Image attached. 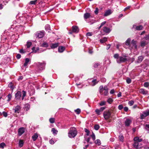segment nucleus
Returning a JSON list of instances; mask_svg holds the SVG:
<instances>
[{
    "label": "nucleus",
    "instance_id": "obj_56",
    "mask_svg": "<svg viewBox=\"0 0 149 149\" xmlns=\"http://www.w3.org/2000/svg\"><path fill=\"white\" fill-rule=\"evenodd\" d=\"M145 129L146 130H148L149 129V124H146Z\"/></svg>",
    "mask_w": 149,
    "mask_h": 149
},
{
    "label": "nucleus",
    "instance_id": "obj_1",
    "mask_svg": "<svg viewBox=\"0 0 149 149\" xmlns=\"http://www.w3.org/2000/svg\"><path fill=\"white\" fill-rule=\"evenodd\" d=\"M113 113V110L110 109V110L106 111L103 113V116L105 120H107L110 118L112 117V114Z\"/></svg>",
    "mask_w": 149,
    "mask_h": 149
},
{
    "label": "nucleus",
    "instance_id": "obj_49",
    "mask_svg": "<svg viewBox=\"0 0 149 149\" xmlns=\"http://www.w3.org/2000/svg\"><path fill=\"white\" fill-rule=\"evenodd\" d=\"M118 109L120 110H121L123 108V106L122 104L119 105L118 107Z\"/></svg>",
    "mask_w": 149,
    "mask_h": 149
},
{
    "label": "nucleus",
    "instance_id": "obj_17",
    "mask_svg": "<svg viewBox=\"0 0 149 149\" xmlns=\"http://www.w3.org/2000/svg\"><path fill=\"white\" fill-rule=\"evenodd\" d=\"M30 61V59L28 58H26L25 59V62L23 65L24 67L26 66L28 64V63Z\"/></svg>",
    "mask_w": 149,
    "mask_h": 149
},
{
    "label": "nucleus",
    "instance_id": "obj_26",
    "mask_svg": "<svg viewBox=\"0 0 149 149\" xmlns=\"http://www.w3.org/2000/svg\"><path fill=\"white\" fill-rule=\"evenodd\" d=\"M111 13V10H110L107 11L104 14V16H107L110 15Z\"/></svg>",
    "mask_w": 149,
    "mask_h": 149
},
{
    "label": "nucleus",
    "instance_id": "obj_46",
    "mask_svg": "<svg viewBox=\"0 0 149 149\" xmlns=\"http://www.w3.org/2000/svg\"><path fill=\"white\" fill-rule=\"evenodd\" d=\"M119 138L120 141H123L124 138L123 136L120 134L119 136Z\"/></svg>",
    "mask_w": 149,
    "mask_h": 149
},
{
    "label": "nucleus",
    "instance_id": "obj_12",
    "mask_svg": "<svg viewBox=\"0 0 149 149\" xmlns=\"http://www.w3.org/2000/svg\"><path fill=\"white\" fill-rule=\"evenodd\" d=\"M131 122L132 121L129 118L127 119L125 122V126L127 127L129 126Z\"/></svg>",
    "mask_w": 149,
    "mask_h": 149
},
{
    "label": "nucleus",
    "instance_id": "obj_43",
    "mask_svg": "<svg viewBox=\"0 0 149 149\" xmlns=\"http://www.w3.org/2000/svg\"><path fill=\"white\" fill-rule=\"evenodd\" d=\"M37 0H35L34 1H32L30 2V3L31 4L35 5L37 2Z\"/></svg>",
    "mask_w": 149,
    "mask_h": 149
},
{
    "label": "nucleus",
    "instance_id": "obj_15",
    "mask_svg": "<svg viewBox=\"0 0 149 149\" xmlns=\"http://www.w3.org/2000/svg\"><path fill=\"white\" fill-rule=\"evenodd\" d=\"M65 48L64 47L61 46L58 47V51L59 52H62L65 50Z\"/></svg>",
    "mask_w": 149,
    "mask_h": 149
},
{
    "label": "nucleus",
    "instance_id": "obj_36",
    "mask_svg": "<svg viewBox=\"0 0 149 149\" xmlns=\"http://www.w3.org/2000/svg\"><path fill=\"white\" fill-rule=\"evenodd\" d=\"M49 121L51 123H53L55 122V119L54 118H50L49 119Z\"/></svg>",
    "mask_w": 149,
    "mask_h": 149
},
{
    "label": "nucleus",
    "instance_id": "obj_29",
    "mask_svg": "<svg viewBox=\"0 0 149 149\" xmlns=\"http://www.w3.org/2000/svg\"><path fill=\"white\" fill-rule=\"evenodd\" d=\"M107 40V38L106 37H104L102 39L100 40V42L101 43H103Z\"/></svg>",
    "mask_w": 149,
    "mask_h": 149
},
{
    "label": "nucleus",
    "instance_id": "obj_44",
    "mask_svg": "<svg viewBox=\"0 0 149 149\" xmlns=\"http://www.w3.org/2000/svg\"><path fill=\"white\" fill-rule=\"evenodd\" d=\"M113 100L111 98H109L107 100V102L109 104H111L113 102Z\"/></svg>",
    "mask_w": 149,
    "mask_h": 149
},
{
    "label": "nucleus",
    "instance_id": "obj_58",
    "mask_svg": "<svg viewBox=\"0 0 149 149\" xmlns=\"http://www.w3.org/2000/svg\"><path fill=\"white\" fill-rule=\"evenodd\" d=\"M106 102L104 101H102L100 103V105L101 106H102L105 104Z\"/></svg>",
    "mask_w": 149,
    "mask_h": 149
},
{
    "label": "nucleus",
    "instance_id": "obj_64",
    "mask_svg": "<svg viewBox=\"0 0 149 149\" xmlns=\"http://www.w3.org/2000/svg\"><path fill=\"white\" fill-rule=\"evenodd\" d=\"M144 39L146 40L149 39V34L146 36L144 37Z\"/></svg>",
    "mask_w": 149,
    "mask_h": 149
},
{
    "label": "nucleus",
    "instance_id": "obj_34",
    "mask_svg": "<svg viewBox=\"0 0 149 149\" xmlns=\"http://www.w3.org/2000/svg\"><path fill=\"white\" fill-rule=\"evenodd\" d=\"M22 100H23L24 97L26 96V92L25 91H22Z\"/></svg>",
    "mask_w": 149,
    "mask_h": 149
},
{
    "label": "nucleus",
    "instance_id": "obj_50",
    "mask_svg": "<svg viewBox=\"0 0 149 149\" xmlns=\"http://www.w3.org/2000/svg\"><path fill=\"white\" fill-rule=\"evenodd\" d=\"M143 86L145 87H148L149 86V83L148 82H145Z\"/></svg>",
    "mask_w": 149,
    "mask_h": 149
},
{
    "label": "nucleus",
    "instance_id": "obj_25",
    "mask_svg": "<svg viewBox=\"0 0 149 149\" xmlns=\"http://www.w3.org/2000/svg\"><path fill=\"white\" fill-rule=\"evenodd\" d=\"M45 29L46 31H47L48 32H49L50 30V26L49 25L47 24L45 26Z\"/></svg>",
    "mask_w": 149,
    "mask_h": 149
},
{
    "label": "nucleus",
    "instance_id": "obj_59",
    "mask_svg": "<svg viewBox=\"0 0 149 149\" xmlns=\"http://www.w3.org/2000/svg\"><path fill=\"white\" fill-rule=\"evenodd\" d=\"M88 53L89 54H92L93 53L92 49H91L89 48L88 49Z\"/></svg>",
    "mask_w": 149,
    "mask_h": 149
},
{
    "label": "nucleus",
    "instance_id": "obj_10",
    "mask_svg": "<svg viewBox=\"0 0 149 149\" xmlns=\"http://www.w3.org/2000/svg\"><path fill=\"white\" fill-rule=\"evenodd\" d=\"M104 92L103 93V94L104 96H107L108 95V88L106 86H105L104 87Z\"/></svg>",
    "mask_w": 149,
    "mask_h": 149
},
{
    "label": "nucleus",
    "instance_id": "obj_4",
    "mask_svg": "<svg viewBox=\"0 0 149 149\" xmlns=\"http://www.w3.org/2000/svg\"><path fill=\"white\" fill-rule=\"evenodd\" d=\"M119 60H117L116 61L117 63H118L126 62L130 59V58H124L123 56H119Z\"/></svg>",
    "mask_w": 149,
    "mask_h": 149
},
{
    "label": "nucleus",
    "instance_id": "obj_63",
    "mask_svg": "<svg viewBox=\"0 0 149 149\" xmlns=\"http://www.w3.org/2000/svg\"><path fill=\"white\" fill-rule=\"evenodd\" d=\"M139 137H134V142H138V141L139 140Z\"/></svg>",
    "mask_w": 149,
    "mask_h": 149
},
{
    "label": "nucleus",
    "instance_id": "obj_18",
    "mask_svg": "<svg viewBox=\"0 0 149 149\" xmlns=\"http://www.w3.org/2000/svg\"><path fill=\"white\" fill-rule=\"evenodd\" d=\"M131 44L135 49H137V46L136 45V41H135L134 40H132V41Z\"/></svg>",
    "mask_w": 149,
    "mask_h": 149
},
{
    "label": "nucleus",
    "instance_id": "obj_40",
    "mask_svg": "<svg viewBox=\"0 0 149 149\" xmlns=\"http://www.w3.org/2000/svg\"><path fill=\"white\" fill-rule=\"evenodd\" d=\"M32 43L31 42H27L26 46L27 48H29L32 45Z\"/></svg>",
    "mask_w": 149,
    "mask_h": 149
},
{
    "label": "nucleus",
    "instance_id": "obj_31",
    "mask_svg": "<svg viewBox=\"0 0 149 149\" xmlns=\"http://www.w3.org/2000/svg\"><path fill=\"white\" fill-rule=\"evenodd\" d=\"M147 45L146 42V41H142L141 42V46L142 47H144L146 45Z\"/></svg>",
    "mask_w": 149,
    "mask_h": 149
},
{
    "label": "nucleus",
    "instance_id": "obj_42",
    "mask_svg": "<svg viewBox=\"0 0 149 149\" xmlns=\"http://www.w3.org/2000/svg\"><path fill=\"white\" fill-rule=\"evenodd\" d=\"M91 136L93 140H95V137L94 133L92 132V134L91 135Z\"/></svg>",
    "mask_w": 149,
    "mask_h": 149
},
{
    "label": "nucleus",
    "instance_id": "obj_55",
    "mask_svg": "<svg viewBox=\"0 0 149 149\" xmlns=\"http://www.w3.org/2000/svg\"><path fill=\"white\" fill-rule=\"evenodd\" d=\"M100 109H97L95 110V112H96V113L98 115H100Z\"/></svg>",
    "mask_w": 149,
    "mask_h": 149
},
{
    "label": "nucleus",
    "instance_id": "obj_22",
    "mask_svg": "<svg viewBox=\"0 0 149 149\" xmlns=\"http://www.w3.org/2000/svg\"><path fill=\"white\" fill-rule=\"evenodd\" d=\"M131 39L130 38H128L127 39L125 42V44L126 45L130 46Z\"/></svg>",
    "mask_w": 149,
    "mask_h": 149
},
{
    "label": "nucleus",
    "instance_id": "obj_52",
    "mask_svg": "<svg viewBox=\"0 0 149 149\" xmlns=\"http://www.w3.org/2000/svg\"><path fill=\"white\" fill-rule=\"evenodd\" d=\"M134 101L131 100L129 102L128 104L130 106H131L134 104Z\"/></svg>",
    "mask_w": 149,
    "mask_h": 149
},
{
    "label": "nucleus",
    "instance_id": "obj_3",
    "mask_svg": "<svg viewBox=\"0 0 149 149\" xmlns=\"http://www.w3.org/2000/svg\"><path fill=\"white\" fill-rule=\"evenodd\" d=\"M148 116H149V110L143 112L142 113L140 114V119L142 120Z\"/></svg>",
    "mask_w": 149,
    "mask_h": 149
},
{
    "label": "nucleus",
    "instance_id": "obj_19",
    "mask_svg": "<svg viewBox=\"0 0 149 149\" xmlns=\"http://www.w3.org/2000/svg\"><path fill=\"white\" fill-rule=\"evenodd\" d=\"M103 31L106 33H109L110 31L109 29L106 26L104 27L103 28Z\"/></svg>",
    "mask_w": 149,
    "mask_h": 149
},
{
    "label": "nucleus",
    "instance_id": "obj_38",
    "mask_svg": "<svg viewBox=\"0 0 149 149\" xmlns=\"http://www.w3.org/2000/svg\"><path fill=\"white\" fill-rule=\"evenodd\" d=\"M100 127L98 125H95L94 126V129L96 130H98Z\"/></svg>",
    "mask_w": 149,
    "mask_h": 149
},
{
    "label": "nucleus",
    "instance_id": "obj_8",
    "mask_svg": "<svg viewBox=\"0 0 149 149\" xmlns=\"http://www.w3.org/2000/svg\"><path fill=\"white\" fill-rule=\"evenodd\" d=\"M21 107L19 105H17L15 107L14 112L15 113H19L20 110H21Z\"/></svg>",
    "mask_w": 149,
    "mask_h": 149
},
{
    "label": "nucleus",
    "instance_id": "obj_45",
    "mask_svg": "<svg viewBox=\"0 0 149 149\" xmlns=\"http://www.w3.org/2000/svg\"><path fill=\"white\" fill-rule=\"evenodd\" d=\"M25 107L27 110H28L30 108V106L29 104H26L25 105Z\"/></svg>",
    "mask_w": 149,
    "mask_h": 149
},
{
    "label": "nucleus",
    "instance_id": "obj_41",
    "mask_svg": "<svg viewBox=\"0 0 149 149\" xmlns=\"http://www.w3.org/2000/svg\"><path fill=\"white\" fill-rule=\"evenodd\" d=\"M8 100H7V101L8 102H9L11 100V98L12 97V95L11 94H8V95L7 96Z\"/></svg>",
    "mask_w": 149,
    "mask_h": 149
},
{
    "label": "nucleus",
    "instance_id": "obj_32",
    "mask_svg": "<svg viewBox=\"0 0 149 149\" xmlns=\"http://www.w3.org/2000/svg\"><path fill=\"white\" fill-rule=\"evenodd\" d=\"M139 143L138 142H134L133 145L135 148H139L138 147Z\"/></svg>",
    "mask_w": 149,
    "mask_h": 149
},
{
    "label": "nucleus",
    "instance_id": "obj_9",
    "mask_svg": "<svg viewBox=\"0 0 149 149\" xmlns=\"http://www.w3.org/2000/svg\"><path fill=\"white\" fill-rule=\"evenodd\" d=\"M15 97L17 99H19L22 96V93L20 91H17L15 94Z\"/></svg>",
    "mask_w": 149,
    "mask_h": 149
},
{
    "label": "nucleus",
    "instance_id": "obj_21",
    "mask_svg": "<svg viewBox=\"0 0 149 149\" xmlns=\"http://www.w3.org/2000/svg\"><path fill=\"white\" fill-rule=\"evenodd\" d=\"M143 26L141 25L136 26L135 27V29L136 30L140 31L143 29Z\"/></svg>",
    "mask_w": 149,
    "mask_h": 149
},
{
    "label": "nucleus",
    "instance_id": "obj_61",
    "mask_svg": "<svg viewBox=\"0 0 149 149\" xmlns=\"http://www.w3.org/2000/svg\"><path fill=\"white\" fill-rule=\"evenodd\" d=\"M98 9L97 8H95V10L94 11L95 13V14H97L98 13Z\"/></svg>",
    "mask_w": 149,
    "mask_h": 149
},
{
    "label": "nucleus",
    "instance_id": "obj_51",
    "mask_svg": "<svg viewBox=\"0 0 149 149\" xmlns=\"http://www.w3.org/2000/svg\"><path fill=\"white\" fill-rule=\"evenodd\" d=\"M84 131L86 133V135L87 136H88L90 132L89 130L85 128L84 129Z\"/></svg>",
    "mask_w": 149,
    "mask_h": 149
},
{
    "label": "nucleus",
    "instance_id": "obj_16",
    "mask_svg": "<svg viewBox=\"0 0 149 149\" xmlns=\"http://www.w3.org/2000/svg\"><path fill=\"white\" fill-rule=\"evenodd\" d=\"M139 92L143 95H145L148 93V91H145L144 89L141 88L139 90Z\"/></svg>",
    "mask_w": 149,
    "mask_h": 149
},
{
    "label": "nucleus",
    "instance_id": "obj_14",
    "mask_svg": "<svg viewBox=\"0 0 149 149\" xmlns=\"http://www.w3.org/2000/svg\"><path fill=\"white\" fill-rule=\"evenodd\" d=\"M99 91L100 94L101 95H103V91H104V87H103V85H101L99 87Z\"/></svg>",
    "mask_w": 149,
    "mask_h": 149
},
{
    "label": "nucleus",
    "instance_id": "obj_60",
    "mask_svg": "<svg viewBox=\"0 0 149 149\" xmlns=\"http://www.w3.org/2000/svg\"><path fill=\"white\" fill-rule=\"evenodd\" d=\"M16 57L17 59H19L21 57V55L20 54H18L16 55Z\"/></svg>",
    "mask_w": 149,
    "mask_h": 149
},
{
    "label": "nucleus",
    "instance_id": "obj_24",
    "mask_svg": "<svg viewBox=\"0 0 149 149\" xmlns=\"http://www.w3.org/2000/svg\"><path fill=\"white\" fill-rule=\"evenodd\" d=\"M38 137V135L37 134H35L33 136H32V138L33 140L34 141H36Z\"/></svg>",
    "mask_w": 149,
    "mask_h": 149
},
{
    "label": "nucleus",
    "instance_id": "obj_7",
    "mask_svg": "<svg viewBox=\"0 0 149 149\" xmlns=\"http://www.w3.org/2000/svg\"><path fill=\"white\" fill-rule=\"evenodd\" d=\"M25 132V128L22 127L19 128L18 130V135L19 136L22 135Z\"/></svg>",
    "mask_w": 149,
    "mask_h": 149
},
{
    "label": "nucleus",
    "instance_id": "obj_23",
    "mask_svg": "<svg viewBox=\"0 0 149 149\" xmlns=\"http://www.w3.org/2000/svg\"><path fill=\"white\" fill-rule=\"evenodd\" d=\"M91 15L90 13H86L84 15V17L85 19H86L89 18Z\"/></svg>",
    "mask_w": 149,
    "mask_h": 149
},
{
    "label": "nucleus",
    "instance_id": "obj_13",
    "mask_svg": "<svg viewBox=\"0 0 149 149\" xmlns=\"http://www.w3.org/2000/svg\"><path fill=\"white\" fill-rule=\"evenodd\" d=\"M59 45V43H51L50 44V47L52 49H54L57 47Z\"/></svg>",
    "mask_w": 149,
    "mask_h": 149
},
{
    "label": "nucleus",
    "instance_id": "obj_28",
    "mask_svg": "<svg viewBox=\"0 0 149 149\" xmlns=\"http://www.w3.org/2000/svg\"><path fill=\"white\" fill-rule=\"evenodd\" d=\"M52 131L53 132V134H57L58 131L55 129V128H52Z\"/></svg>",
    "mask_w": 149,
    "mask_h": 149
},
{
    "label": "nucleus",
    "instance_id": "obj_35",
    "mask_svg": "<svg viewBox=\"0 0 149 149\" xmlns=\"http://www.w3.org/2000/svg\"><path fill=\"white\" fill-rule=\"evenodd\" d=\"M95 143L98 146L100 145L101 144L100 141L99 139H97L95 141Z\"/></svg>",
    "mask_w": 149,
    "mask_h": 149
},
{
    "label": "nucleus",
    "instance_id": "obj_30",
    "mask_svg": "<svg viewBox=\"0 0 149 149\" xmlns=\"http://www.w3.org/2000/svg\"><path fill=\"white\" fill-rule=\"evenodd\" d=\"M48 43L46 42H44L42 44L41 46L43 47H48Z\"/></svg>",
    "mask_w": 149,
    "mask_h": 149
},
{
    "label": "nucleus",
    "instance_id": "obj_20",
    "mask_svg": "<svg viewBox=\"0 0 149 149\" xmlns=\"http://www.w3.org/2000/svg\"><path fill=\"white\" fill-rule=\"evenodd\" d=\"M14 84L12 82H11L8 85V87L9 88H10L11 89L12 91H13L14 88Z\"/></svg>",
    "mask_w": 149,
    "mask_h": 149
},
{
    "label": "nucleus",
    "instance_id": "obj_33",
    "mask_svg": "<svg viewBox=\"0 0 149 149\" xmlns=\"http://www.w3.org/2000/svg\"><path fill=\"white\" fill-rule=\"evenodd\" d=\"M138 62L140 63L142 61L143 59V57L142 56H139L138 58Z\"/></svg>",
    "mask_w": 149,
    "mask_h": 149
},
{
    "label": "nucleus",
    "instance_id": "obj_6",
    "mask_svg": "<svg viewBox=\"0 0 149 149\" xmlns=\"http://www.w3.org/2000/svg\"><path fill=\"white\" fill-rule=\"evenodd\" d=\"M46 63L45 61H43V62H38V65L39 68H41V69L43 70L45 68Z\"/></svg>",
    "mask_w": 149,
    "mask_h": 149
},
{
    "label": "nucleus",
    "instance_id": "obj_11",
    "mask_svg": "<svg viewBox=\"0 0 149 149\" xmlns=\"http://www.w3.org/2000/svg\"><path fill=\"white\" fill-rule=\"evenodd\" d=\"M72 30L73 32L78 33L79 29L78 26H72Z\"/></svg>",
    "mask_w": 149,
    "mask_h": 149
},
{
    "label": "nucleus",
    "instance_id": "obj_48",
    "mask_svg": "<svg viewBox=\"0 0 149 149\" xmlns=\"http://www.w3.org/2000/svg\"><path fill=\"white\" fill-rule=\"evenodd\" d=\"M132 81L131 79L129 78H127L126 79V82L127 83L129 84L131 83Z\"/></svg>",
    "mask_w": 149,
    "mask_h": 149
},
{
    "label": "nucleus",
    "instance_id": "obj_62",
    "mask_svg": "<svg viewBox=\"0 0 149 149\" xmlns=\"http://www.w3.org/2000/svg\"><path fill=\"white\" fill-rule=\"evenodd\" d=\"M19 52L21 54H24L26 52L24 51L23 49H22L20 50Z\"/></svg>",
    "mask_w": 149,
    "mask_h": 149
},
{
    "label": "nucleus",
    "instance_id": "obj_2",
    "mask_svg": "<svg viewBox=\"0 0 149 149\" xmlns=\"http://www.w3.org/2000/svg\"><path fill=\"white\" fill-rule=\"evenodd\" d=\"M77 132L75 129L70 130L68 132V136L70 138H74L77 134Z\"/></svg>",
    "mask_w": 149,
    "mask_h": 149
},
{
    "label": "nucleus",
    "instance_id": "obj_47",
    "mask_svg": "<svg viewBox=\"0 0 149 149\" xmlns=\"http://www.w3.org/2000/svg\"><path fill=\"white\" fill-rule=\"evenodd\" d=\"M74 111L75 112L77 113L78 114H79L81 112V110L79 109H77L75 110Z\"/></svg>",
    "mask_w": 149,
    "mask_h": 149
},
{
    "label": "nucleus",
    "instance_id": "obj_53",
    "mask_svg": "<svg viewBox=\"0 0 149 149\" xmlns=\"http://www.w3.org/2000/svg\"><path fill=\"white\" fill-rule=\"evenodd\" d=\"M113 57L114 58L116 59H118V58H119V54H114Z\"/></svg>",
    "mask_w": 149,
    "mask_h": 149
},
{
    "label": "nucleus",
    "instance_id": "obj_39",
    "mask_svg": "<svg viewBox=\"0 0 149 149\" xmlns=\"http://www.w3.org/2000/svg\"><path fill=\"white\" fill-rule=\"evenodd\" d=\"M5 146H6V144L4 143L3 142L0 144V148H3Z\"/></svg>",
    "mask_w": 149,
    "mask_h": 149
},
{
    "label": "nucleus",
    "instance_id": "obj_54",
    "mask_svg": "<svg viewBox=\"0 0 149 149\" xmlns=\"http://www.w3.org/2000/svg\"><path fill=\"white\" fill-rule=\"evenodd\" d=\"M92 35V33L91 32H88L86 33V36H91Z\"/></svg>",
    "mask_w": 149,
    "mask_h": 149
},
{
    "label": "nucleus",
    "instance_id": "obj_5",
    "mask_svg": "<svg viewBox=\"0 0 149 149\" xmlns=\"http://www.w3.org/2000/svg\"><path fill=\"white\" fill-rule=\"evenodd\" d=\"M44 35V33L43 32L39 31L37 32L36 34V38H41L43 37Z\"/></svg>",
    "mask_w": 149,
    "mask_h": 149
},
{
    "label": "nucleus",
    "instance_id": "obj_37",
    "mask_svg": "<svg viewBox=\"0 0 149 149\" xmlns=\"http://www.w3.org/2000/svg\"><path fill=\"white\" fill-rule=\"evenodd\" d=\"M96 81H97V79H93L92 81V82L93 83L92 86H94L95 85H96V84L98 82H96Z\"/></svg>",
    "mask_w": 149,
    "mask_h": 149
},
{
    "label": "nucleus",
    "instance_id": "obj_57",
    "mask_svg": "<svg viewBox=\"0 0 149 149\" xmlns=\"http://www.w3.org/2000/svg\"><path fill=\"white\" fill-rule=\"evenodd\" d=\"M2 114L3 115V116L5 117H7V116H8V114H7V113L5 111H3L2 112Z\"/></svg>",
    "mask_w": 149,
    "mask_h": 149
},
{
    "label": "nucleus",
    "instance_id": "obj_27",
    "mask_svg": "<svg viewBox=\"0 0 149 149\" xmlns=\"http://www.w3.org/2000/svg\"><path fill=\"white\" fill-rule=\"evenodd\" d=\"M24 142L22 140H20L19 141V145L20 147H22L23 145Z\"/></svg>",
    "mask_w": 149,
    "mask_h": 149
}]
</instances>
